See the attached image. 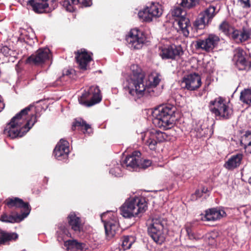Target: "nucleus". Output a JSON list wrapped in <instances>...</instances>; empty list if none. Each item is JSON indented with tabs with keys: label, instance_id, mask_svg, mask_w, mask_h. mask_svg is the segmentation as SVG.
<instances>
[{
	"label": "nucleus",
	"instance_id": "f257e3e1",
	"mask_svg": "<svg viewBox=\"0 0 251 251\" xmlns=\"http://www.w3.org/2000/svg\"><path fill=\"white\" fill-rule=\"evenodd\" d=\"M129 93L139 98L144 95L156 96V87H153L145 81L144 74L140 71H133L127 79Z\"/></svg>",
	"mask_w": 251,
	"mask_h": 251
},
{
	"label": "nucleus",
	"instance_id": "f03ea898",
	"mask_svg": "<svg viewBox=\"0 0 251 251\" xmlns=\"http://www.w3.org/2000/svg\"><path fill=\"white\" fill-rule=\"evenodd\" d=\"M176 111V108L170 104L159 106L153 112V124L164 130L171 128L177 120Z\"/></svg>",
	"mask_w": 251,
	"mask_h": 251
},
{
	"label": "nucleus",
	"instance_id": "7ed1b4c3",
	"mask_svg": "<svg viewBox=\"0 0 251 251\" xmlns=\"http://www.w3.org/2000/svg\"><path fill=\"white\" fill-rule=\"evenodd\" d=\"M32 108H33V106L30 105L22 110L14 116L4 129V134L11 138H15L17 137H22L25 133L26 132L23 124L25 123L26 115Z\"/></svg>",
	"mask_w": 251,
	"mask_h": 251
},
{
	"label": "nucleus",
	"instance_id": "20e7f679",
	"mask_svg": "<svg viewBox=\"0 0 251 251\" xmlns=\"http://www.w3.org/2000/svg\"><path fill=\"white\" fill-rule=\"evenodd\" d=\"M147 204L143 198L136 197L126 201L120 208L121 214L125 218H131L144 212Z\"/></svg>",
	"mask_w": 251,
	"mask_h": 251
},
{
	"label": "nucleus",
	"instance_id": "39448f33",
	"mask_svg": "<svg viewBox=\"0 0 251 251\" xmlns=\"http://www.w3.org/2000/svg\"><path fill=\"white\" fill-rule=\"evenodd\" d=\"M164 223L161 219L153 218L148 228L149 235L159 245L162 244L166 239V234L164 231Z\"/></svg>",
	"mask_w": 251,
	"mask_h": 251
},
{
	"label": "nucleus",
	"instance_id": "423d86ee",
	"mask_svg": "<svg viewBox=\"0 0 251 251\" xmlns=\"http://www.w3.org/2000/svg\"><path fill=\"white\" fill-rule=\"evenodd\" d=\"M209 108L211 112L216 116L223 119H228L232 114V110L226 103L225 100L221 97L210 101Z\"/></svg>",
	"mask_w": 251,
	"mask_h": 251
},
{
	"label": "nucleus",
	"instance_id": "0eeeda50",
	"mask_svg": "<svg viewBox=\"0 0 251 251\" xmlns=\"http://www.w3.org/2000/svg\"><path fill=\"white\" fill-rule=\"evenodd\" d=\"M101 100L100 90L98 86H91L87 92L78 98L80 104L87 107L92 106Z\"/></svg>",
	"mask_w": 251,
	"mask_h": 251
},
{
	"label": "nucleus",
	"instance_id": "6e6552de",
	"mask_svg": "<svg viewBox=\"0 0 251 251\" xmlns=\"http://www.w3.org/2000/svg\"><path fill=\"white\" fill-rule=\"evenodd\" d=\"M167 138V135L164 132L159 130H152L146 132L142 137L143 143L152 150L156 149L158 142H162Z\"/></svg>",
	"mask_w": 251,
	"mask_h": 251
},
{
	"label": "nucleus",
	"instance_id": "1a4fd4ad",
	"mask_svg": "<svg viewBox=\"0 0 251 251\" xmlns=\"http://www.w3.org/2000/svg\"><path fill=\"white\" fill-rule=\"evenodd\" d=\"M162 12V6L160 4L152 2L150 6L139 12L138 17L143 21L151 22L153 18L159 17Z\"/></svg>",
	"mask_w": 251,
	"mask_h": 251
},
{
	"label": "nucleus",
	"instance_id": "9d476101",
	"mask_svg": "<svg viewBox=\"0 0 251 251\" xmlns=\"http://www.w3.org/2000/svg\"><path fill=\"white\" fill-rule=\"evenodd\" d=\"M219 36L210 34L204 39H199L196 41L195 48L197 50H201L209 52L212 51L216 48L219 42Z\"/></svg>",
	"mask_w": 251,
	"mask_h": 251
},
{
	"label": "nucleus",
	"instance_id": "9b49d317",
	"mask_svg": "<svg viewBox=\"0 0 251 251\" xmlns=\"http://www.w3.org/2000/svg\"><path fill=\"white\" fill-rule=\"evenodd\" d=\"M215 9L216 7L214 6H210L205 9L200 14L194 23V25L201 29L208 25L216 14Z\"/></svg>",
	"mask_w": 251,
	"mask_h": 251
},
{
	"label": "nucleus",
	"instance_id": "f8f14e48",
	"mask_svg": "<svg viewBox=\"0 0 251 251\" xmlns=\"http://www.w3.org/2000/svg\"><path fill=\"white\" fill-rule=\"evenodd\" d=\"M126 40L129 48L139 50L142 48L146 39L141 31L133 29L130 30Z\"/></svg>",
	"mask_w": 251,
	"mask_h": 251
},
{
	"label": "nucleus",
	"instance_id": "ddd939ff",
	"mask_svg": "<svg viewBox=\"0 0 251 251\" xmlns=\"http://www.w3.org/2000/svg\"><path fill=\"white\" fill-rule=\"evenodd\" d=\"M233 60L239 70H244L250 67V62L246 52L241 48L234 50Z\"/></svg>",
	"mask_w": 251,
	"mask_h": 251
},
{
	"label": "nucleus",
	"instance_id": "4468645a",
	"mask_svg": "<svg viewBox=\"0 0 251 251\" xmlns=\"http://www.w3.org/2000/svg\"><path fill=\"white\" fill-rule=\"evenodd\" d=\"M50 56V51L48 48L39 49L34 54L27 58L26 62L38 65L49 60Z\"/></svg>",
	"mask_w": 251,
	"mask_h": 251
},
{
	"label": "nucleus",
	"instance_id": "2eb2a0df",
	"mask_svg": "<svg viewBox=\"0 0 251 251\" xmlns=\"http://www.w3.org/2000/svg\"><path fill=\"white\" fill-rule=\"evenodd\" d=\"M201 84L200 76L195 73L184 77L181 82V85L182 88L190 91H193L199 88Z\"/></svg>",
	"mask_w": 251,
	"mask_h": 251
},
{
	"label": "nucleus",
	"instance_id": "dca6fc26",
	"mask_svg": "<svg viewBox=\"0 0 251 251\" xmlns=\"http://www.w3.org/2000/svg\"><path fill=\"white\" fill-rule=\"evenodd\" d=\"M69 153V143L67 141L63 139L56 145L53 154L58 160H62L67 157Z\"/></svg>",
	"mask_w": 251,
	"mask_h": 251
},
{
	"label": "nucleus",
	"instance_id": "f3484780",
	"mask_svg": "<svg viewBox=\"0 0 251 251\" xmlns=\"http://www.w3.org/2000/svg\"><path fill=\"white\" fill-rule=\"evenodd\" d=\"M182 53L183 51L180 46L172 45L162 48L159 54L162 59H174Z\"/></svg>",
	"mask_w": 251,
	"mask_h": 251
},
{
	"label": "nucleus",
	"instance_id": "a211bd4d",
	"mask_svg": "<svg viewBox=\"0 0 251 251\" xmlns=\"http://www.w3.org/2000/svg\"><path fill=\"white\" fill-rule=\"evenodd\" d=\"M6 204L9 207H16L23 208L25 212L23 213V219L26 217L29 213L30 208L28 203L25 202L22 199L18 198L8 199L6 200Z\"/></svg>",
	"mask_w": 251,
	"mask_h": 251
},
{
	"label": "nucleus",
	"instance_id": "6ab92c4d",
	"mask_svg": "<svg viewBox=\"0 0 251 251\" xmlns=\"http://www.w3.org/2000/svg\"><path fill=\"white\" fill-rule=\"evenodd\" d=\"M75 59L81 69L86 70L88 64L92 58L85 49H81L76 52Z\"/></svg>",
	"mask_w": 251,
	"mask_h": 251
},
{
	"label": "nucleus",
	"instance_id": "aec40b11",
	"mask_svg": "<svg viewBox=\"0 0 251 251\" xmlns=\"http://www.w3.org/2000/svg\"><path fill=\"white\" fill-rule=\"evenodd\" d=\"M105 215V213L101 214V219L102 222L104 223V226L106 236L108 238H111L116 234V231L119 228V225L116 221L112 220L108 222L104 221L103 220V218Z\"/></svg>",
	"mask_w": 251,
	"mask_h": 251
},
{
	"label": "nucleus",
	"instance_id": "412c9836",
	"mask_svg": "<svg viewBox=\"0 0 251 251\" xmlns=\"http://www.w3.org/2000/svg\"><path fill=\"white\" fill-rule=\"evenodd\" d=\"M225 211L220 208H211L206 211L204 216L205 221H214L218 220L221 218L226 216Z\"/></svg>",
	"mask_w": 251,
	"mask_h": 251
},
{
	"label": "nucleus",
	"instance_id": "4be33fe9",
	"mask_svg": "<svg viewBox=\"0 0 251 251\" xmlns=\"http://www.w3.org/2000/svg\"><path fill=\"white\" fill-rule=\"evenodd\" d=\"M141 153L140 151H135L132 154L127 156L123 162V165L131 168H138Z\"/></svg>",
	"mask_w": 251,
	"mask_h": 251
},
{
	"label": "nucleus",
	"instance_id": "5701e85b",
	"mask_svg": "<svg viewBox=\"0 0 251 251\" xmlns=\"http://www.w3.org/2000/svg\"><path fill=\"white\" fill-rule=\"evenodd\" d=\"M243 155L238 153L231 156L224 164V167L228 170H232L238 167L241 164Z\"/></svg>",
	"mask_w": 251,
	"mask_h": 251
},
{
	"label": "nucleus",
	"instance_id": "b1692460",
	"mask_svg": "<svg viewBox=\"0 0 251 251\" xmlns=\"http://www.w3.org/2000/svg\"><path fill=\"white\" fill-rule=\"evenodd\" d=\"M68 221L71 228L76 232H80L83 228V224L80 218L74 212H71L68 217Z\"/></svg>",
	"mask_w": 251,
	"mask_h": 251
},
{
	"label": "nucleus",
	"instance_id": "393cba45",
	"mask_svg": "<svg viewBox=\"0 0 251 251\" xmlns=\"http://www.w3.org/2000/svg\"><path fill=\"white\" fill-rule=\"evenodd\" d=\"M179 26V30L181 31L183 35L187 37L189 34L188 28L190 26V21L186 16L182 17L178 19H176Z\"/></svg>",
	"mask_w": 251,
	"mask_h": 251
},
{
	"label": "nucleus",
	"instance_id": "a878e982",
	"mask_svg": "<svg viewBox=\"0 0 251 251\" xmlns=\"http://www.w3.org/2000/svg\"><path fill=\"white\" fill-rule=\"evenodd\" d=\"M17 238L18 235L15 233H9L0 229V244H7Z\"/></svg>",
	"mask_w": 251,
	"mask_h": 251
},
{
	"label": "nucleus",
	"instance_id": "bb28decb",
	"mask_svg": "<svg viewBox=\"0 0 251 251\" xmlns=\"http://www.w3.org/2000/svg\"><path fill=\"white\" fill-rule=\"evenodd\" d=\"M79 127L81 130H84V133H90L92 129L90 125L87 124L85 121L81 119H76L72 125V129L75 130V127Z\"/></svg>",
	"mask_w": 251,
	"mask_h": 251
},
{
	"label": "nucleus",
	"instance_id": "cd10ccee",
	"mask_svg": "<svg viewBox=\"0 0 251 251\" xmlns=\"http://www.w3.org/2000/svg\"><path fill=\"white\" fill-rule=\"evenodd\" d=\"M65 246L68 250L76 249V250H82L84 248L85 244L78 242L76 240H68L65 242Z\"/></svg>",
	"mask_w": 251,
	"mask_h": 251
},
{
	"label": "nucleus",
	"instance_id": "c85d7f7f",
	"mask_svg": "<svg viewBox=\"0 0 251 251\" xmlns=\"http://www.w3.org/2000/svg\"><path fill=\"white\" fill-rule=\"evenodd\" d=\"M240 99L245 103L250 104L251 103V89H245L242 91Z\"/></svg>",
	"mask_w": 251,
	"mask_h": 251
},
{
	"label": "nucleus",
	"instance_id": "c756f323",
	"mask_svg": "<svg viewBox=\"0 0 251 251\" xmlns=\"http://www.w3.org/2000/svg\"><path fill=\"white\" fill-rule=\"evenodd\" d=\"M134 241V238L132 236H124L122 239V248L124 250L129 249Z\"/></svg>",
	"mask_w": 251,
	"mask_h": 251
},
{
	"label": "nucleus",
	"instance_id": "7c9ffc66",
	"mask_svg": "<svg viewBox=\"0 0 251 251\" xmlns=\"http://www.w3.org/2000/svg\"><path fill=\"white\" fill-rule=\"evenodd\" d=\"M77 1V0H64L62 5L67 11L73 12L75 9V5L78 4Z\"/></svg>",
	"mask_w": 251,
	"mask_h": 251
},
{
	"label": "nucleus",
	"instance_id": "2f4dec72",
	"mask_svg": "<svg viewBox=\"0 0 251 251\" xmlns=\"http://www.w3.org/2000/svg\"><path fill=\"white\" fill-rule=\"evenodd\" d=\"M251 39V28L243 27L240 35V42H243Z\"/></svg>",
	"mask_w": 251,
	"mask_h": 251
},
{
	"label": "nucleus",
	"instance_id": "473e14b6",
	"mask_svg": "<svg viewBox=\"0 0 251 251\" xmlns=\"http://www.w3.org/2000/svg\"><path fill=\"white\" fill-rule=\"evenodd\" d=\"M171 14L172 16L176 17V19H178L186 16V12L179 7H176L172 10Z\"/></svg>",
	"mask_w": 251,
	"mask_h": 251
},
{
	"label": "nucleus",
	"instance_id": "72a5a7b5",
	"mask_svg": "<svg viewBox=\"0 0 251 251\" xmlns=\"http://www.w3.org/2000/svg\"><path fill=\"white\" fill-rule=\"evenodd\" d=\"M219 29L226 35H229L232 30V27L226 21H223L219 25Z\"/></svg>",
	"mask_w": 251,
	"mask_h": 251
},
{
	"label": "nucleus",
	"instance_id": "f704fd0d",
	"mask_svg": "<svg viewBox=\"0 0 251 251\" xmlns=\"http://www.w3.org/2000/svg\"><path fill=\"white\" fill-rule=\"evenodd\" d=\"M37 116L34 114H32L30 119L27 120L26 122V124H23V126L24 128L26 130V132H27L34 125V124L37 121Z\"/></svg>",
	"mask_w": 251,
	"mask_h": 251
},
{
	"label": "nucleus",
	"instance_id": "c9c22d12",
	"mask_svg": "<svg viewBox=\"0 0 251 251\" xmlns=\"http://www.w3.org/2000/svg\"><path fill=\"white\" fill-rule=\"evenodd\" d=\"M199 1V0H182L181 5L185 8H191L195 6Z\"/></svg>",
	"mask_w": 251,
	"mask_h": 251
},
{
	"label": "nucleus",
	"instance_id": "e433bc0d",
	"mask_svg": "<svg viewBox=\"0 0 251 251\" xmlns=\"http://www.w3.org/2000/svg\"><path fill=\"white\" fill-rule=\"evenodd\" d=\"M160 75L157 74L151 75L149 78V82L148 84L153 87H156L160 81Z\"/></svg>",
	"mask_w": 251,
	"mask_h": 251
},
{
	"label": "nucleus",
	"instance_id": "4c0bfd02",
	"mask_svg": "<svg viewBox=\"0 0 251 251\" xmlns=\"http://www.w3.org/2000/svg\"><path fill=\"white\" fill-rule=\"evenodd\" d=\"M151 165V161L149 159H142L140 156L138 168L145 169Z\"/></svg>",
	"mask_w": 251,
	"mask_h": 251
},
{
	"label": "nucleus",
	"instance_id": "58836bf2",
	"mask_svg": "<svg viewBox=\"0 0 251 251\" xmlns=\"http://www.w3.org/2000/svg\"><path fill=\"white\" fill-rule=\"evenodd\" d=\"M186 231L187 232V234L189 237V238L191 240H199L201 238V235H197L192 230L190 227H186Z\"/></svg>",
	"mask_w": 251,
	"mask_h": 251
},
{
	"label": "nucleus",
	"instance_id": "ea45409f",
	"mask_svg": "<svg viewBox=\"0 0 251 251\" xmlns=\"http://www.w3.org/2000/svg\"><path fill=\"white\" fill-rule=\"evenodd\" d=\"M0 220L6 223H14L16 221V218L12 215L4 214L1 216Z\"/></svg>",
	"mask_w": 251,
	"mask_h": 251
},
{
	"label": "nucleus",
	"instance_id": "a19ab883",
	"mask_svg": "<svg viewBox=\"0 0 251 251\" xmlns=\"http://www.w3.org/2000/svg\"><path fill=\"white\" fill-rule=\"evenodd\" d=\"M250 141L251 142V132L247 131L242 137L240 143L242 146H244L247 144Z\"/></svg>",
	"mask_w": 251,
	"mask_h": 251
},
{
	"label": "nucleus",
	"instance_id": "79ce46f5",
	"mask_svg": "<svg viewBox=\"0 0 251 251\" xmlns=\"http://www.w3.org/2000/svg\"><path fill=\"white\" fill-rule=\"evenodd\" d=\"M1 52L5 56H14V52L7 46H4L0 49Z\"/></svg>",
	"mask_w": 251,
	"mask_h": 251
},
{
	"label": "nucleus",
	"instance_id": "37998d69",
	"mask_svg": "<svg viewBox=\"0 0 251 251\" xmlns=\"http://www.w3.org/2000/svg\"><path fill=\"white\" fill-rule=\"evenodd\" d=\"M232 33V37L236 40H239L240 42V35L241 34V31L235 30L232 28V30L230 31Z\"/></svg>",
	"mask_w": 251,
	"mask_h": 251
},
{
	"label": "nucleus",
	"instance_id": "c03bdc74",
	"mask_svg": "<svg viewBox=\"0 0 251 251\" xmlns=\"http://www.w3.org/2000/svg\"><path fill=\"white\" fill-rule=\"evenodd\" d=\"M109 172L115 176H120L122 175L121 171L118 167L111 169Z\"/></svg>",
	"mask_w": 251,
	"mask_h": 251
},
{
	"label": "nucleus",
	"instance_id": "a18cd8bd",
	"mask_svg": "<svg viewBox=\"0 0 251 251\" xmlns=\"http://www.w3.org/2000/svg\"><path fill=\"white\" fill-rule=\"evenodd\" d=\"M78 4L81 5L82 6H89L91 5V0H77Z\"/></svg>",
	"mask_w": 251,
	"mask_h": 251
},
{
	"label": "nucleus",
	"instance_id": "49530a36",
	"mask_svg": "<svg viewBox=\"0 0 251 251\" xmlns=\"http://www.w3.org/2000/svg\"><path fill=\"white\" fill-rule=\"evenodd\" d=\"M248 153H251V142L248 143L247 144L243 146Z\"/></svg>",
	"mask_w": 251,
	"mask_h": 251
},
{
	"label": "nucleus",
	"instance_id": "de8ad7c7",
	"mask_svg": "<svg viewBox=\"0 0 251 251\" xmlns=\"http://www.w3.org/2000/svg\"><path fill=\"white\" fill-rule=\"evenodd\" d=\"M241 2L244 4L243 7L249 8L251 6L249 0H241Z\"/></svg>",
	"mask_w": 251,
	"mask_h": 251
},
{
	"label": "nucleus",
	"instance_id": "09e8293b",
	"mask_svg": "<svg viewBox=\"0 0 251 251\" xmlns=\"http://www.w3.org/2000/svg\"><path fill=\"white\" fill-rule=\"evenodd\" d=\"M202 193H201V191L200 190H197L195 192V194H194V196H196V199H197L198 198H201L202 196Z\"/></svg>",
	"mask_w": 251,
	"mask_h": 251
},
{
	"label": "nucleus",
	"instance_id": "8fccbe9b",
	"mask_svg": "<svg viewBox=\"0 0 251 251\" xmlns=\"http://www.w3.org/2000/svg\"><path fill=\"white\" fill-rule=\"evenodd\" d=\"M208 239L209 240L211 239V244H214V243H215V240L214 237H212V236H210V235H209V236H208Z\"/></svg>",
	"mask_w": 251,
	"mask_h": 251
},
{
	"label": "nucleus",
	"instance_id": "3c124183",
	"mask_svg": "<svg viewBox=\"0 0 251 251\" xmlns=\"http://www.w3.org/2000/svg\"><path fill=\"white\" fill-rule=\"evenodd\" d=\"M201 193H206L208 190L207 188L203 187L202 188V189L201 190Z\"/></svg>",
	"mask_w": 251,
	"mask_h": 251
},
{
	"label": "nucleus",
	"instance_id": "603ef678",
	"mask_svg": "<svg viewBox=\"0 0 251 251\" xmlns=\"http://www.w3.org/2000/svg\"><path fill=\"white\" fill-rule=\"evenodd\" d=\"M248 182L250 184H251V176L249 178Z\"/></svg>",
	"mask_w": 251,
	"mask_h": 251
}]
</instances>
